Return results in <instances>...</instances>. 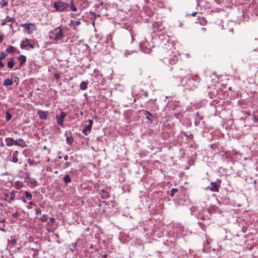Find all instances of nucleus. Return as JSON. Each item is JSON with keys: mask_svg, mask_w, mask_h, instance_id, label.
I'll return each mask as SVG.
<instances>
[{"mask_svg": "<svg viewBox=\"0 0 258 258\" xmlns=\"http://www.w3.org/2000/svg\"><path fill=\"white\" fill-rule=\"evenodd\" d=\"M70 9L71 11L73 12H77L78 11L77 8L74 5V2L73 1L71 2V3L69 5Z\"/></svg>", "mask_w": 258, "mask_h": 258, "instance_id": "nucleus-20", "label": "nucleus"}, {"mask_svg": "<svg viewBox=\"0 0 258 258\" xmlns=\"http://www.w3.org/2000/svg\"><path fill=\"white\" fill-rule=\"evenodd\" d=\"M6 51L8 53H13L14 52L17 53H20V51L13 46H10L9 47L7 48Z\"/></svg>", "mask_w": 258, "mask_h": 258, "instance_id": "nucleus-12", "label": "nucleus"}, {"mask_svg": "<svg viewBox=\"0 0 258 258\" xmlns=\"http://www.w3.org/2000/svg\"><path fill=\"white\" fill-rule=\"evenodd\" d=\"M204 21H202V22H201V23H204Z\"/></svg>", "mask_w": 258, "mask_h": 258, "instance_id": "nucleus-55", "label": "nucleus"}, {"mask_svg": "<svg viewBox=\"0 0 258 258\" xmlns=\"http://www.w3.org/2000/svg\"><path fill=\"white\" fill-rule=\"evenodd\" d=\"M197 14V12H193L192 14H191V15L192 16H195L196 15V14Z\"/></svg>", "mask_w": 258, "mask_h": 258, "instance_id": "nucleus-46", "label": "nucleus"}, {"mask_svg": "<svg viewBox=\"0 0 258 258\" xmlns=\"http://www.w3.org/2000/svg\"><path fill=\"white\" fill-rule=\"evenodd\" d=\"M106 256H107V254H104L103 255L102 258H106Z\"/></svg>", "mask_w": 258, "mask_h": 258, "instance_id": "nucleus-51", "label": "nucleus"}, {"mask_svg": "<svg viewBox=\"0 0 258 258\" xmlns=\"http://www.w3.org/2000/svg\"><path fill=\"white\" fill-rule=\"evenodd\" d=\"M23 202L24 203H26V201L25 199L23 200Z\"/></svg>", "mask_w": 258, "mask_h": 258, "instance_id": "nucleus-53", "label": "nucleus"}, {"mask_svg": "<svg viewBox=\"0 0 258 258\" xmlns=\"http://www.w3.org/2000/svg\"><path fill=\"white\" fill-rule=\"evenodd\" d=\"M35 212H36V214L37 215L40 214H41V211L40 209H38V208H36V209H35Z\"/></svg>", "mask_w": 258, "mask_h": 258, "instance_id": "nucleus-37", "label": "nucleus"}, {"mask_svg": "<svg viewBox=\"0 0 258 258\" xmlns=\"http://www.w3.org/2000/svg\"><path fill=\"white\" fill-rule=\"evenodd\" d=\"M145 114L146 115V118L151 120V117H153V115L148 111H146Z\"/></svg>", "mask_w": 258, "mask_h": 258, "instance_id": "nucleus-30", "label": "nucleus"}, {"mask_svg": "<svg viewBox=\"0 0 258 258\" xmlns=\"http://www.w3.org/2000/svg\"><path fill=\"white\" fill-rule=\"evenodd\" d=\"M202 30L204 32H206V28H204V27H203V28H202Z\"/></svg>", "mask_w": 258, "mask_h": 258, "instance_id": "nucleus-48", "label": "nucleus"}, {"mask_svg": "<svg viewBox=\"0 0 258 258\" xmlns=\"http://www.w3.org/2000/svg\"><path fill=\"white\" fill-rule=\"evenodd\" d=\"M7 56V54L4 52H2L0 55V59H3L5 58Z\"/></svg>", "mask_w": 258, "mask_h": 258, "instance_id": "nucleus-31", "label": "nucleus"}, {"mask_svg": "<svg viewBox=\"0 0 258 258\" xmlns=\"http://www.w3.org/2000/svg\"><path fill=\"white\" fill-rule=\"evenodd\" d=\"M24 194H25V197H26L27 200H30V201L32 200V196L30 192H29L28 191H25L24 192Z\"/></svg>", "mask_w": 258, "mask_h": 258, "instance_id": "nucleus-24", "label": "nucleus"}, {"mask_svg": "<svg viewBox=\"0 0 258 258\" xmlns=\"http://www.w3.org/2000/svg\"><path fill=\"white\" fill-rule=\"evenodd\" d=\"M178 192V189L172 188L171 190V197H173L174 195Z\"/></svg>", "mask_w": 258, "mask_h": 258, "instance_id": "nucleus-29", "label": "nucleus"}, {"mask_svg": "<svg viewBox=\"0 0 258 258\" xmlns=\"http://www.w3.org/2000/svg\"><path fill=\"white\" fill-rule=\"evenodd\" d=\"M63 180L66 183H70L72 181L69 174H66L63 177Z\"/></svg>", "mask_w": 258, "mask_h": 258, "instance_id": "nucleus-22", "label": "nucleus"}, {"mask_svg": "<svg viewBox=\"0 0 258 258\" xmlns=\"http://www.w3.org/2000/svg\"><path fill=\"white\" fill-rule=\"evenodd\" d=\"M178 61V57L175 56H172L171 58L168 59L169 63L171 64H175Z\"/></svg>", "mask_w": 258, "mask_h": 258, "instance_id": "nucleus-16", "label": "nucleus"}, {"mask_svg": "<svg viewBox=\"0 0 258 258\" xmlns=\"http://www.w3.org/2000/svg\"><path fill=\"white\" fill-rule=\"evenodd\" d=\"M18 154H19V152H18V151H14V152L13 153V155L14 156H18Z\"/></svg>", "mask_w": 258, "mask_h": 258, "instance_id": "nucleus-41", "label": "nucleus"}, {"mask_svg": "<svg viewBox=\"0 0 258 258\" xmlns=\"http://www.w3.org/2000/svg\"><path fill=\"white\" fill-rule=\"evenodd\" d=\"M100 194L101 195V197L103 199H107L109 197V193L104 190H102L101 192H100Z\"/></svg>", "mask_w": 258, "mask_h": 258, "instance_id": "nucleus-19", "label": "nucleus"}, {"mask_svg": "<svg viewBox=\"0 0 258 258\" xmlns=\"http://www.w3.org/2000/svg\"><path fill=\"white\" fill-rule=\"evenodd\" d=\"M159 39L160 40V46L164 49H170L172 46L171 43H169V38L166 35H159Z\"/></svg>", "mask_w": 258, "mask_h": 258, "instance_id": "nucleus-3", "label": "nucleus"}, {"mask_svg": "<svg viewBox=\"0 0 258 258\" xmlns=\"http://www.w3.org/2000/svg\"><path fill=\"white\" fill-rule=\"evenodd\" d=\"M12 161L14 162V163H17L18 161V158H17V156H14L13 155V157H12Z\"/></svg>", "mask_w": 258, "mask_h": 258, "instance_id": "nucleus-33", "label": "nucleus"}, {"mask_svg": "<svg viewBox=\"0 0 258 258\" xmlns=\"http://www.w3.org/2000/svg\"><path fill=\"white\" fill-rule=\"evenodd\" d=\"M19 216V213L18 212H16L14 213L12 215V216L14 217V218H16L18 216Z\"/></svg>", "mask_w": 258, "mask_h": 258, "instance_id": "nucleus-38", "label": "nucleus"}, {"mask_svg": "<svg viewBox=\"0 0 258 258\" xmlns=\"http://www.w3.org/2000/svg\"><path fill=\"white\" fill-rule=\"evenodd\" d=\"M18 58L19 60V61H20V66H23L26 61V57L24 55H22V54L19 55L18 56Z\"/></svg>", "mask_w": 258, "mask_h": 258, "instance_id": "nucleus-13", "label": "nucleus"}, {"mask_svg": "<svg viewBox=\"0 0 258 258\" xmlns=\"http://www.w3.org/2000/svg\"><path fill=\"white\" fill-rule=\"evenodd\" d=\"M4 196H5L4 201L8 202L7 198L9 196V195L8 194H5Z\"/></svg>", "mask_w": 258, "mask_h": 258, "instance_id": "nucleus-39", "label": "nucleus"}, {"mask_svg": "<svg viewBox=\"0 0 258 258\" xmlns=\"http://www.w3.org/2000/svg\"><path fill=\"white\" fill-rule=\"evenodd\" d=\"M49 37L50 39L56 43L59 41H61L64 37L63 28L58 26L53 29L49 32Z\"/></svg>", "mask_w": 258, "mask_h": 258, "instance_id": "nucleus-2", "label": "nucleus"}, {"mask_svg": "<svg viewBox=\"0 0 258 258\" xmlns=\"http://www.w3.org/2000/svg\"><path fill=\"white\" fill-rule=\"evenodd\" d=\"M175 77L179 79L180 84L183 86H186L187 89L190 90H194L197 88L201 81L198 75L189 74L184 70H180L177 73Z\"/></svg>", "mask_w": 258, "mask_h": 258, "instance_id": "nucleus-1", "label": "nucleus"}, {"mask_svg": "<svg viewBox=\"0 0 258 258\" xmlns=\"http://www.w3.org/2000/svg\"><path fill=\"white\" fill-rule=\"evenodd\" d=\"M75 23H76V25L77 26H79V25H80V24H81V22H80V21H76L75 22Z\"/></svg>", "mask_w": 258, "mask_h": 258, "instance_id": "nucleus-42", "label": "nucleus"}, {"mask_svg": "<svg viewBox=\"0 0 258 258\" xmlns=\"http://www.w3.org/2000/svg\"><path fill=\"white\" fill-rule=\"evenodd\" d=\"M204 21H202V22H201V23H204Z\"/></svg>", "mask_w": 258, "mask_h": 258, "instance_id": "nucleus-56", "label": "nucleus"}, {"mask_svg": "<svg viewBox=\"0 0 258 258\" xmlns=\"http://www.w3.org/2000/svg\"><path fill=\"white\" fill-rule=\"evenodd\" d=\"M37 114L39 115L40 119H46L48 115V113L47 111H41L39 110L37 112Z\"/></svg>", "mask_w": 258, "mask_h": 258, "instance_id": "nucleus-11", "label": "nucleus"}, {"mask_svg": "<svg viewBox=\"0 0 258 258\" xmlns=\"http://www.w3.org/2000/svg\"><path fill=\"white\" fill-rule=\"evenodd\" d=\"M68 155H66L64 157V160L65 161H67L68 159Z\"/></svg>", "mask_w": 258, "mask_h": 258, "instance_id": "nucleus-44", "label": "nucleus"}, {"mask_svg": "<svg viewBox=\"0 0 258 258\" xmlns=\"http://www.w3.org/2000/svg\"><path fill=\"white\" fill-rule=\"evenodd\" d=\"M43 150H46L47 149V147L46 146H44L43 147Z\"/></svg>", "mask_w": 258, "mask_h": 258, "instance_id": "nucleus-50", "label": "nucleus"}, {"mask_svg": "<svg viewBox=\"0 0 258 258\" xmlns=\"http://www.w3.org/2000/svg\"><path fill=\"white\" fill-rule=\"evenodd\" d=\"M30 40H29L27 38H25L23 39L20 43L21 48L27 50L34 49V46L30 43Z\"/></svg>", "mask_w": 258, "mask_h": 258, "instance_id": "nucleus-5", "label": "nucleus"}, {"mask_svg": "<svg viewBox=\"0 0 258 258\" xmlns=\"http://www.w3.org/2000/svg\"><path fill=\"white\" fill-rule=\"evenodd\" d=\"M67 115V113L61 111L59 114L56 115V119L57 124L61 126H63V120Z\"/></svg>", "mask_w": 258, "mask_h": 258, "instance_id": "nucleus-8", "label": "nucleus"}, {"mask_svg": "<svg viewBox=\"0 0 258 258\" xmlns=\"http://www.w3.org/2000/svg\"><path fill=\"white\" fill-rule=\"evenodd\" d=\"M80 88L82 90H86L87 88V83L84 81L82 82L80 85Z\"/></svg>", "mask_w": 258, "mask_h": 258, "instance_id": "nucleus-21", "label": "nucleus"}, {"mask_svg": "<svg viewBox=\"0 0 258 258\" xmlns=\"http://www.w3.org/2000/svg\"><path fill=\"white\" fill-rule=\"evenodd\" d=\"M148 45V43H141L140 45L141 49L146 53H149L151 51L150 48L147 47Z\"/></svg>", "mask_w": 258, "mask_h": 258, "instance_id": "nucleus-10", "label": "nucleus"}, {"mask_svg": "<svg viewBox=\"0 0 258 258\" xmlns=\"http://www.w3.org/2000/svg\"><path fill=\"white\" fill-rule=\"evenodd\" d=\"M37 182L36 180L35 179H33L31 181V183L32 184H33L35 186H36L37 185Z\"/></svg>", "mask_w": 258, "mask_h": 258, "instance_id": "nucleus-34", "label": "nucleus"}, {"mask_svg": "<svg viewBox=\"0 0 258 258\" xmlns=\"http://www.w3.org/2000/svg\"><path fill=\"white\" fill-rule=\"evenodd\" d=\"M66 141L68 144L71 145L74 142V138L72 136L67 137L66 139Z\"/></svg>", "mask_w": 258, "mask_h": 258, "instance_id": "nucleus-25", "label": "nucleus"}, {"mask_svg": "<svg viewBox=\"0 0 258 258\" xmlns=\"http://www.w3.org/2000/svg\"><path fill=\"white\" fill-rule=\"evenodd\" d=\"M14 145L19 146V144L18 142V140H14L13 139V145Z\"/></svg>", "mask_w": 258, "mask_h": 258, "instance_id": "nucleus-35", "label": "nucleus"}, {"mask_svg": "<svg viewBox=\"0 0 258 258\" xmlns=\"http://www.w3.org/2000/svg\"><path fill=\"white\" fill-rule=\"evenodd\" d=\"M21 26L24 28L29 34H32L36 30V26L34 23H29L28 24H22Z\"/></svg>", "mask_w": 258, "mask_h": 258, "instance_id": "nucleus-6", "label": "nucleus"}, {"mask_svg": "<svg viewBox=\"0 0 258 258\" xmlns=\"http://www.w3.org/2000/svg\"><path fill=\"white\" fill-rule=\"evenodd\" d=\"M13 84V81L12 79H7L4 82V85L5 86H12Z\"/></svg>", "mask_w": 258, "mask_h": 258, "instance_id": "nucleus-17", "label": "nucleus"}, {"mask_svg": "<svg viewBox=\"0 0 258 258\" xmlns=\"http://www.w3.org/2000/svg\"><path fill=\"white\" fill-rule=\"evenodd\" d=\"M201 18L204 22H205V20L204 19V18L202 17Z\"/></svg>", "mask_w": 258, "mask_h": 258, "instance_id": "nucleus-52", "label": "nucleus"}, {"mask_svg": "<svg viewBox=\"0 0 258 258\" xmlns=\"http://www.w3.org/2000/svg\"><path fill=\"white\" fill-rule=\"evenodd\" d=\"M12 118V115L9 113L8 111H6V120L7 121H9Z\"/></svg>", "mask_w": 258, "mask_h": 258, "instance_id": "nucleus-27", "label": "nucleus"}, {"mask_svg": "<svg viewBox=\"0 0 258 258\" xmlns=\"http://www.w3.org/2000/svg\"><path fill=\"white\" fill-rule=\"evenodd\" d=\"M54 78L56 80H58L60 78V76L58 74H55L53 75Z\"/></svg>", "mask_w": 258, "mask_h": 258, "instance_id": "nucleus-36", "label": "nucleus"}, {"mask_svg": "<svg viewBox=\"0 0 258 258\" xmlns=\"http://www.w3.org/2000/svg\"><path fill=\"white\" fill-rule=\"evenodd\" d=\"M4 222H5V219H0V222L3 223Z\"/></svg>", "mask_w": 258, "mask_h": 258, "instance_id": "nucleus-47", "label": "nucleus"}, {"mask_svg": "<svg viewBox=\"0 0 258 258\" xmlns=\"http://www.w3.org/2000/svg\"><path fill=\"white\" fill-rule=\"evenodd\" d=\"M5 142L6 143V145L8 146H13V138H6L5 139Z\"/></svg>", "mask_w": 258, "mask_h": 258, "instance_id": "nucleus-18", "label": "nucleus"}, {"mask_svg": "<svg viewBox=\"0 0 258 258\" xmlns=\"http://www.w3.org/2000/svg\"><path fill=\"white\" fill-rule=\"evenodd\" d=\"M86 122H88V124L87 125H83V129L82 130V133L85 135H88L91 131L92 124L93 122L91 119H88L87 121H85Z\"/></svg>", "mask_w": 258, "mask_h": 258, "instance_id": "nucleus-7", "label": "nucleus"}, {"mask_svg": "<svg viewBox=\"0 0 258 258\" xmlns=\"http://www.w3.org/2000/svg\"><path fill=\"white\" fill-rule=\"evenodd\" d=\"M8 2L7 0H3L1 2V6L2 7L7 6L8 5Z\"/></svg>", "mask_w": 258, "mask_h": 258, "instance_id": "nucleus-32", "label": "nucleus"}, {"mask_svg": "<svg viewBox=\"0 0 258 258\" xmlns=\"http://www.w3.org/2000/svg\"><path fill=\"white\" fill-rule=\"evenodd\" d=\"M0 146L2 147H5V144H4L3 142H1L0 144Z\"/></svg>", "mask_w": 258, "mask_h": 258, "instance_id": "nucleus-45", "label": "nucleus"}, {"mask_svg": "<svg viewBox=\"0 0 258 258\" xmlns=\"http://www.w3.org/2000/svg\"><path fill=\"white\" fill-rule=\"evenodd\" d=\"M2 59H0V68H3L5 66L4 63L2 62Z\"/></svg>", "mask_w": 258, "mask_h": 258, "instance_id": "nucleus-40", "label": "nucleus"}, {"mask_svg": "<svg viewBox=\"0 0 258 258\" xmlns=\"http://www.w3.org/2000/svg\"><path fill=\"white\" fill-rule=\"evenodd\" d=\"M47 216L46 215H43L40 218V220L43 222H46L47 221Z\"/></svg>", "mask_w": 258, "mask_h": 258, "instance_id": "nucleus-28", "label": "nucleus"}, {"mask_svg": "<svg viewBox=\"0 0 258 258\" xmlns=\"http://www.w3.org/2000/svg\"><path fill=\"white\" fill-rule=\"evenodd\" d=\"M50 220L52 223H54L55 222V219L54 218H50Z\"/></svg>", "mask_w": 258, "mask_h": 258, "instance_id": "nucleus-43", "label": "nucleus"}, {"mask_svg": "<svg viewBox=\"0 0 258 258\" xmlns=\"http://www.w3.org/2000/svg\"><path fill=\"white\" fill-rule=\"evenodd\" d=\"M54 8L58 12H62L69 7V4L60 1H56L53 3Z\"/></svg>", "mask_w": 258, "mask_h": 258, "instance_id": "nucleus-4", "label": "nucleus"}, {"mask_svg": "<svg viewBox=\"0 0 258 258\" xmlns=\"http://www.w3.org/2000/svg\"><path fill=\"white\" fill-rule=\"evenodd\" d=\"M163 62L166 63V60H163Z\"/></svg>", "mask_w": 258, "mask_h": 258, "instance_id": "nucleus-54", "label": "nucleus"}, {"mask_svg": "<svg viewBox=\"0 0 258 258\" xmlns=\"http://www.w3.org/2000/svg\"><path fill=\"white\" fill-rule=\"evenodd\" d=\"M28 204H29V205H34V204H33V202H29V203H28Z\"/></svg>", "mask_w": 258, "mask_h": 258, "instance_id": "nucleus-49", "label": "nucleus"}, {"mask_svg": "<svg viewBox=\"0 0 258 258\" xmlns=\"http://www.w3.org/2000/svg\"><path fill=\"white\" fill-rule=\"evenodd\" d=\"M14 66V59L13 58H11L10 60L8 62V67L10 69H12Z\"/></svg>", "mask_w": 258, "mask_h": 258, "instance_id": "nucleus-23", "label": "nucleus"}, {"mask_svg": "<svg viewBox=\"0 0 258 258\" xmlns=\"http://www.w3.org/2000/svg\"><path fill=\"white\" fill-rule=\"evenodd\" d=\"M18 142L19 144V146H20L21 147L23 148V147H25V146H26V145L25 142L24 141V140L22 139H19L18 140Z\"/></svg>", "mask_w": 258, "mask_h": 258, "instance_id": "nucleus-26", "label": "nucleus"}, {"mask_svg": "<svg viewBox=\"0 0 258 258\" xmlns=\"http://www.w3.org/2000/svg\"><path fill=\"white\" fill-rule=\"evenodd\" d=\"M220 183V180H218V181L216 182H212L210 184V186H209V188L212 191L218 192Z\"/></svg>", "mask_w": 258, "mask_h": 258, "instance_id": "nucleus-9", "label": "nucleus"}, {"mask_svg": "<svg viewBox=\"0 0 258 258\" xmlns=\"http://www.w3.org/2000/svg\"><path fill=\"white\" fill-rule=\"evenodd\" d=\"M15 20V18H11L9 16H7V17L4 19V20H2V26H4L6 24V23L7 22H10V21H14Z\"/></svg>", "mask_w": 258, "mask_h": 258, "instance_id": "nucleus-15", "label": "nucleus"}, {"mask_svg": "<svg viewBox=\"0 0 258 258\" xmlns=\"http://www.w3.org/2000/svg\"><path fill=\"white\" fill-rule=\"evenodd\" d=\"M16 191H15V190H13L10 193V199L8 201V203L9 204H11V203L13 201H14L15 200H16V198H15V194H16Z\"/></svg>", "mask_w": 258, "mask_h": 258, "instance_id": "nucleus-14", "label": "nucleus"}]
</instances>
